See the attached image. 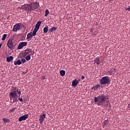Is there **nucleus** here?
<instances>
[{
	"mask_svg": "<svg viewBox=\"0 0 130 130\" xmlns=\"http://www.w3.org/2000/svg\"><path fill=\"white\" fill-rule=\"evenodd\" d=\"M45 114H43L42 115L40 116L39 119L40 123H43V121H44V118H45Z\"/></svg>",
	"mask_w": 130,
	"mask_h": 130,
	"instance_id": "f8f14e48",
	"label": "nucleus"
},
{
	"mask_svg": "<svg viewBox=\"0 0 130 130\" xmlns=\"http://www.w3.org/2000/svg\"><path fill=\"white\" fill-rule=\"evenodd\" d=\"M41 21H38L37 24H36L34 30H36V31H38V30H39V27H40V24H41Z\"/></svg>",
	"mask_w": 130,
	"mask_h": 130,
	"instance_id": "9b49d317",
	"label": "nucleus"
},
{
	"mask_svg": "<svg viewBox=\"0 0 130 130\" xmlns=\"http://www.w3.org/2000/svg\"><path fill=\"white\" fill-rule=\"evenodd\" d=\"M32 50L27 48L25 50H24V52H23V56L25 57V56H27V55H31L29 53H31Z\"/></svg>",
	"mask_w": 130,
	"mask_h": 130,
	"instance_id": "1a4fd4ad",
	"label": "nucleus"
},
{
	"mask_svg": "<svg viewBox=\"0 0 130 130\" xmlns=\"http://www.w3.org/2000/svg\"><path fill=\"white\" fill-rule=\"evenodd\" d=\"M2 47V44H0V48Z\"/></svg>",
	"mask_w": 130,
	"mask_h": 130,
	"instance_id": "f704fd0d",
	"label": "nucleus"
},
{
	"mask_svg": "<svg viewBox=\"0 0 130 130\" xmlns=\"http://www.w3.org/2000/svg\"><path fill=\"white\" fill-rule=\"evenodd\" d=\"M17 92H18V95H19V98H20V96H21V91H19V90L18 89V88H17V90H16V93H17Z\"/></svg>",
	"mask_w": 130,
	"mask_h": 130,
	"instance_id": "cd10ccee",
	"label": "nucleus"
},
{
	"mask_svg": "<svg viewBox=\"0 0 130 130\" xmlns=\"http://www.w3.org/2000/svg\"><path fill=\"white\" fill-rule=\"evenodd\" d=\"M81 79H82V80H84V79H85V76H84V75H82Z\"/></svg>",
	"mask_w": 130,
	"mask_h": 130,
	"instance_id": "473e14b6",
	"label": "nucleus"
},
{
	"mask_svg": "<svg viewBox=\"0 0 130 130\" xmlns=\"http://www.w3.org/2000/svg\"><path fill=\"white\" fill-rule=\"evenodd\" d=\"M49 14V10L48 9H46L45 10V17H47V15Z\"/></svg>",
	"mask_w": 130,
	"mask_h": 130,
	"instance_id": "393cba45",
	"label": "nucleus"
},
{
	"mask_svg": "<svg viewBox=\"0 0 130 130\" xmlns=\"http://www.w3.org/2000/svg\"><path fill=\"white\" fill-rule=\"evenodd\" d=\"M94 63L97 64L98 66L100 64V63H101V62L100 61V59L96 58L95 59H94Z\"/></svg>",
	"mask_w": 130,
	"mask_h": 130,
	"instance_id": "4468645a",
	"label": "nucleus"
},
{
	"mask_svg": "<svg viewBox=\"0 0 130 130\" xmlns=\"http://www.w3.org/2000/svg\"><path fill=\"white\" fill-rule=\"evenodd\" d=\"M7 46L9 49H12L14 47V43H13V41L12 39H10L7 42Z\"/></svg>",
	"mask_w": 130,
	"mask_h": 130,
	"instance_id": "6e6552de",
	"label": "nucleus"
},
{
	"mask_svg": "<svg viewBox=\"0 0 130 130\" xmlns=\"http://www.w3.org/2000/svg\"><path fill=\"white\" fill-rule=\"evenodd\" d=\"M78 84H79V81L78 80H77L76 79H75L72 82V86L76 87L77 85H78Z\"/></svg>",
	"mask_w": 130,
	"mask_h": 130,
	"instance_id": "ddd939ff",
	"label": "nucleus"
},
{
	"mask_svg": "<svg viewBox=\"0 0 130 130\" xmlns=\"http://www.w3.org/2000/svg\"><path fill=\"white\" fill-rule=\"evenodd\" d=\"M16 109H17V107L14 108L12 109H11L9 111V112L11 113V112H15V110H16Z\"/></svg>",
	"mask_w": 130,
	"mask_h": 130,
	"instance_id": "bb28decb",
	"label": "nucleus"
},
{
	"mask_svg": "<svg viewBox=\"0 0 130 130\" xmlns=\"http://www.w3.org/2000/svg\"><path fill=\"white\" fill-rule=\"evenodd\" d=\"M19 9H22V7H19Z\"/></svg>",
	"mask_w": 130,
	"mask_h": 130,
	"instance_id": "e433bc0d",
	"label": "nucleus"
},
{
	"mask_svg": "<svg viewBox=\"0 0 130 130\" xmlns=\"http://www.w3.org/2000/svg\"><path fill=\"white\" fill-rule=\"evenodd\" d=\"M18 100H19V101H20L21 102H23V99H22V98H19L18 99Z\"/></svg>",
	"mask_w": 130,
	"mask_h": 130,
	"instance_id": "2f4dec72",
	"label": "nucleus"
},
{
	"mask_svg": "<svg viewBox=\"0 0 130 130\" xmlns=\"http://www.w3.org/2000/svg\"><path fill=\"white\" fill-rule=\"evenodd\" d=\"M100 87V85H97L94 87V90H97V89H99Z\"/></svg>",
	"mask_w": 130,
	"mask_h": 130,
	"instance_id": "c85d7f7f",
	"label": "nucleus"
},
{
	"mask_svg": "<svg viewBox=\"0 0 130 130\" xmlns=\"http://www.w3.org/2000/svg\"><path fill=\"white\" fill-rule=\"evenodd\" d=\"M32 36H33L32 35L31 32L28 33L27 35V38H26L27 40H29V39H30V38H32Z\"/></svg>",
	"mask_w": 130,
	"mask_h": 130,
	"instance_id": "dca6fc26",
	"label": "nucleus"
},
{
	"mask_svg": "<svg viewBox=\"0 0 130 130\" xmlns=\"http://www.w3.org/2000/svg\"><path fill=\"white\" fill-rule=\"evenodd\" d=\"M44 33H47L48 32V26L45 27L43 29Z\"/></svg>",
	"mask_w": 130,
	"mask_h": 130,
	"instance_id": "4be33fe9",
	"label": "nucleus"
},
{
	"mask_svg": "<svg viewBox=\"0 0 130 130\" xmlns=\"http://www.w3.org/2000/svg\"><path fill=\"white\" fill-rule=\"evenodd\" d=\"M23 27H24V24L22 23H16L14 25L13 28V32H17L18 30H21V29H23Z\"/></svg>",
	"mask_w": 130,
	"mask_h": 130,
	"instance_id": "7ed1b4c3",
	"label": "nucleus"
},
{
	"mask_svg": "<svg viewBox=\"0 0 130 130\" xmlns=\"http://www.w3.org/2000/svg\"><path fill=\"white\" fill-rule=\"evenodd\" d=\"M42 80H45V76H43L42 77Z\"/></svg>",
	"mask_w": 130,
	"mask_h": 130,
	"instance_id": "72a5a7b5",
	"label": "nucleus"
},
{
	"mask_svg": "<svg viewBox=\"0 0 130 130\" xmlns=\"http://www.w3.org/2000/svg\"><path fill=\"white\" fill-rule=\"evenodd\" d=\"M13 59H14L13 56H10V57L7 58V61H8V62H10V61L13 60Z\"/></svg>",
	"mask_w": 130,
	"mask_h": 130,
	"instance_id": "2eb2a0df",
	"label": "nucleus"
},
{
	"mask_svg": "<svg viewBox=\"0 0 130 130\" xmlns=\"http://www.w3.org/2000/svg\"><path fill=\"white\" fill-rule=\"evenodd\" d=\"M94 102L97 103V105L100 106L103 105V103L106 101H107V96L104 95V94H100L98 97L94 96Z\"/></svg>",
	"mask_w": 130,
	"mask_h": 130,
	"instance_id": "f257e3e1",
	"label": "nucleus"
},
{
	"mask_svg": "<svg viewBox=\"0 0 130 130\" xmlns=\"http://www.w3.org/2000/svg\"><path fill=\"white\" fill-rule=\"evenodd\" d=\"M21 63H22H22H25V62H26V59H21Z\"/></svg>",
	"mask_w": 130,
	"mask_h": 130,
	"instance_id": "c756f323",
	"label": "nucleus"
},
{
	"mask_svg": "<svg viewBox=\"0 0 130 130\" xmlns=\"http://www.w3.org/2000/svg\"><path fill=\"white\" fill-rule=\"evenodd\" d=\"M16 91H18V87H12L11 92L9 93L10 100H13V103H16V102H18V100L16 98L17 93H16Z\"/></svg>",
	"mask_w": 130,
	"mask_h": 130,
	"instance_id": "f03ea898",
	"label": "nucleus"
},
{
	"mask_svg": "<svg viewBox=\"0 0 130 130\" xmlns=\"http://www.w3.org/2000/svg\"><path fill=\"white\" fill-rule=\"evenodd\" d=\"M60 75L61 77H64L66 75V71L64 70H61L60 72Z\"/></svg>",
	"mask_w": 130,
	"mask_h": 130,
	"instance_id": "6ab92c4d",
	"label": "nucleus"
},
{
	"mask_svg": "<svg viewBox=\"0 0 130 130\" xmlns=\"http://www.w3.org/2000/svg\"><path fill=\"white\" fill-rule=\"evenodd\" d=\"M113 70H114V71H116V69H114Z\"/></svg>",
	"mask_w": 130,
	"mask_h": 130,
	"instance_id": "c9c22d12",
	"label": "nucleus"
},
{
	"mask_svg": "<svg viewBox=\"0 0 130 130\" xmlns=\"http://www.w3.org/2000/svg\"><path fill=\"white\" fill-rule=\"evenodd\" d=\"M7 36H8L7 34H4L2 39V41H5L6 40V38H7Z\"/></svg>",
	"mask_w": 130,
	"mask_h": 130,
	"instance_id": "412c9836",
	"label": "nucleus"
},
{
	"mask_svg": "<svg viewBox=\"0 0 130 130\" xmlns=\"http://www.w3.org/2000/svg\"><path fill=\"white\" fill-rule=\"evenodd\" d=\"M29 117V115L26 114L21 117H20L18 119V121H23V120H26L27 118Z\"/></svg>",
	"mask_w": 130,
	"mask_h": 130,
	"instance_id": "9d476101",
	"label": "nucleus"
},
{
	"mask_svg": "<svg viewBox=\"0 0 130 130\" xmlns=\"http://www.w3.org/2000/svg\"><path fill=\"white\" fill-rule=\"evenodd\" d=\"M100 84L101 85H106V84H108L110 82V79H109V77L105 76L102 77V79L100 81Z\"/></svg>",
	"mask_w": 130,
	"mask_h": 130,
	"instance_id": "20e7f679",
	"label": "nucleus"
},
{
	"mask_svg": "<svg viewBox=\"0 0 130 130\" xmlns=\"http://www.w3.org/2000/svg\"><path fill=\"white\" fill-rule=\"evenodd\" d=\"M37 30H36V29H34L32 31V34H31V35H32V36H35L36 35V33L37 32Z\"/></svg>",
	"mask_w": 130,
	"mask_h": 130,
	"instance_id": "a878e982",
	"label": "nucleus"
},
{
	"mask_svg": "<svg viewBox=\"0 0 130 130\" xmlns=\"http://www.w3.org/2000/svg\"><path fill=\"white\" fill-rule=\"evenodd\" d=\"M56 30H57V27H53L50 28L49 31V32H52L53 31H56Z\"/></svg>",
	"mask_w": 130,
	"mask_h": 130,
	"instance_id": "a211bd4d",
	"label": "nucleus"
},
{
	"mask_svg": "<svg viewBox=\"0 0 130 130\" xmlns=\"http://www.w3.org/2000/svg\"><path fill=\"white\" fill-rule=\"evenodd\" d=\"M27 44H28V42H20L17 47V49H22V47H24V46H27Z\"/></svg>",
	"mask_w": 130,
	"mask_h": 130,
	"instance_id": "423d86ee",
	"label": "nucleus"
},
{
	"mask_svg": "<svg viewBox=\"0 0 130 130\" xmlns=\"http://www.w3.org/2000/svg\"><path fill=\"white\" fill-rule=\"evenodd\" d=\"M26 60L29 61L31 59V55H28L25 57Z\"/></svg>",
	"mask_w": 130,
	"mask_h": 130,
	"instance_id": "5701e85b",
	"label": "nucleus"
},
{
	"mask_svg": "<svg viewBox=\"0 0 130 130\" xmlns=\"http://www.w3.org/2000/svg\"><path fill=\"white\" fill-rule=\"evenodd\" d=\"M30 5L31 6V8L32 9V11H35V10H37V9L39 8V3L38 2L31 3Z\"/></svg>",
	"mask_w": 130,
	"mask_h": 130,
	"instance_id": "0eeeda50",
	"label": "nucleus"
},
{
	"mask_svg": "<svg viewBox=\"0 0 130 130\" xmlns=\"http://www.w3.org/2000/svg\"><path fill=\"white\" fill-rule=\"evenodd\" d=\"M109 121L108 120H106L104 122V126H107L109 124Z\"/></svg>",
	"mask_w": 130,
	"mask_h": 130,
	"instance_id": "aec40b11",
	"label": "nucleus"
},
{
	"mask_svg": "<svg viewBox=\"0 0 130 130\" xmlns=\"http://www.w3.org/2000/svg\"><path fill=\"white\" fill-rule=\"evenodd\" d=\"M21 9L22 10H25V11H27V12H29L30 13L33 11L31 4L24 5L21 6Z\"/></svg>",
	"mask_w": 130,
	"mask_h": 130,
	"instance_id": "39448f33",
	"label": "nucleus"
},
{
	"mask_svg": "<svg viewBox=\"0 0 130 130\" xmlns=\"http://www.w3.org/2000/svg\"><path fill=\"white\" fill-rule=\"evenodd\" d=\"M125 11H130V6L128 8H125Z\"/></svg>",
	"mask_w": 130,
	"mask_h": 130,
	"instance_id": "7c9ffc66",
	"label": "nucleus"
},
{
	"mask_svg": "<svg viewBox=\"0 0 130 130\" xmlns=\"http://www.w3.org/2000/svg\"><path fill=\"white\" fill-rule=\"evenodd\" d=\"M2 120H3V121H4V122H6V123L10 122V119H6V118H4L2 119Z\"/></svg>",
	"mask_w": 130,
	"mask_h": 130,
	"instance_id": "b1692460",
	"label": "nucleus"
},
{
	"mask_svg": "<svg viewBox=\"0 0 130 130\" xmlns=\"http://www.w3.org/2000/svg\"><path fill=\"white\" fill-rule=\"evenodd\" d=\"M17 64H18V66H20V64H22V61L20 60V59L18 60L17 61L14 62V65L17 66Z\"/></svg>",
	"mask_w": 130,
	"mask_h": 130,
	"instance_id": "f3484780",
	"label": "nucleus"
}]
</instances>
